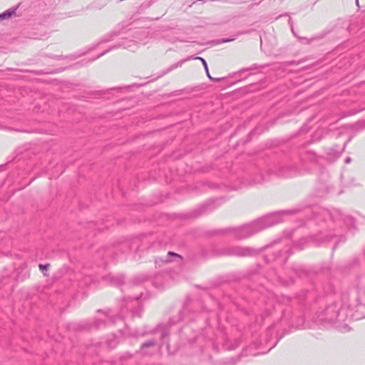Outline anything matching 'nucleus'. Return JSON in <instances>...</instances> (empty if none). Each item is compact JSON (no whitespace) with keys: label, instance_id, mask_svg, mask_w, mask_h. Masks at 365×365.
Here are the masks:
<instances>
[{"label":"nucleus","instance_id":"4be33fe9","mask_svg":"<svg viewBox=\"0 0 365 365\" xmlns=\"http://www.w3.org/2000/svg\"><path fill=\"white\" fill-rule=\"evenodd\" d=\"M247 33H248V31H242V32H239V33L236 35V36H239V35H241V34H247Z\"/></svg>","mask_w":365,"mask_h":365},{"label":"nucleus","instance_id":"4468645a","mask_svg":"<svg viewBox=\"0 0 365 365\" xmlns=\"http://www.w3.org/2000/svg\"><path fill=\"white\" fill-rule=\"evenodd\" d=\"M50 264H39V269L42 271L43 270H46L48 267H49Z\"/></svg>","mask_w":365,"mask_h":365},{"label":"nucleus","instance_id":"423d86ee","mask_svg":"<svg viewBox=\"0 0 365 365\" xmlns=\"http://www.w3.org/2000/svg\"><path fill=\"white\" fill-rule=\"evenodd\" d=\"M16 9H17V7H13V8H11V9L5 11L4 12L0 14V21L4 20V19H9L12 16H14L16 14Z\"/></svg>","mask_w":365,"mask_h":365},{"label":"nucleus","instance_id":"6e6552de","mask_svg":"<svg viewBox=\"0 0 365 365\" xmlns=\"http://www.w3.org/2000/svg\"><path fill=\"white\" fill-rule=\"evenodd\" d=\"M119 35V33L118 31H111L110 33L107 34L105 35L101 40L100 43H107L110 41H112L114 38L118 36Z\"/></svg>","mask_w":365,"mask_h":365},{"label":"nucleus","instance_id":"20e7f679","mask_svg":"<svg viewBox=\"0 0 365 365\" xmlns=\"http://www.w3.org/2000/svg\"><path fill=\"white\" fill-rule=\"evenodd\" d=\"M119 47H123L124 48H128V49L134 51L138 47L137 41H135L133 40H123L120 44L115 45V46L110 47L109 49L103 51L100 55H98L96 58H95V59H96V58H99L100 56L104 55L108 51H110V50L114 49V48H118Z\"/></svg>","mask_w":365,"mask_h":365},{"label":"nucleus","instance_id":"f03ea898","mask_svg":"<svg viewBox=\"0 0 365 365\" xmlns=\"http://www.w3.org/2000/svg\"><path fill=\"white\" fill-rule=\"evenodd\" d=\"M324 320L329 322H334L339 315V308L336 304H333L328 306L324 310Z\"/></svg>","mask_w":365,"mask_h":365},{"label":"nucleus","instance_id":"412c9836","mask_svg":"<svg viewBox=\"0 0 365 365\" xmlns=\"http://www.w3.org/2000/svg\"><path fill=\"white\" fill-rule=\"evenodd\" d=\"M169 41L173 42V43H175V42L178 41L179 40L177 38H173L172 39H170Z\"/></svg>","mask_w":365,"mask_h":365},{"label":"nucleus","instance_id":"9b49d317","mask_svg":"<svg viewBox=\"0 0 365 365\" xmlns=\"http://www.w3.org/2000/svg\"><path fill=\"white\" fill-rule=\"evenodd\" d=\"M139 34H140V37L138 38V43H142V44L146 43V41H145V38H146L148 37V32L144 30V31H140Z\"/></svg>","mask_w":365,"mask_h":365},{"label":"nucleus","instance_id":"a878e982","mask_svg":"<svg viewBox=\"0 0 365 365\" xmlns=\"http://www.w3.org/2000/svg\"><path fill=\"white\" fill-rule=\"evenodd\" d=\"M254 68H247V71H250V69H253Z\"/></svg>","mask_w":365,"mask_h":365},{"label":"nucleus","instance_id":"393cba45","mask_svg":"<svg viewBox=\"0 0 365 365\" xmlns=\"http://www.w3.org/2000/svg\"><path fill=\"white\" fill-rule=\"evenodd\" d=\"M356 4H358L359 0H356Z\"/></svg>","mask_w":365,"mask_h":365},{"label":"nucleus","instance_id":"f8f14e48","mask_svg":"<svg viewBox=\"0 0 365 365\" xmlns=\"http://www.w3.org/2000/svg\"><path fill=\"white\" fill-rule=\"evenodd\" d=\"M113 283L116 285H121L124 283V277L121 276V277L113 278Z\"/></svg>","mask_w":365,"mask_h":365},{"label":"nucleus","instance_id":"f3484780","mask_svg":"<svg viewBox=\"0 0 365 365\" xmlns=\"http://www.w3.org/2000/svg\"><path fill=\"white\" fill-rule=\"evenodd\" d=\"M181 65H182V62H179V63H177V64H175V65H173V66L170 67V68L169 69V71H171V70H173V69H174V68H176L178 66H181Z\"/></svg>","mask_w":365,"mask_h":365},{"label":"nucleus","instance_id":"7ed1b4c3","mask_svg":"<svg viewBox=\"0 0 365 365\" xmlns=\"http://www.w3.org/2000/svg\"><path fill=\"white\" fill-rule=\"evenodd\" d=\"M347 143L348 141L346 142L341 148L336 145L330 148L327 154V160L332 163L335 161L337 158H339L344 151L345 146Z\"/></svg>","mask_w":365,"mask_h":365},{"label":"nucleus","instance_id":"5701e85b","mask_svg":"<svg viewBox=\"0 0 365 365\" xmlns=\"http://www.w3.org/2000/svg\"><path fill=\"white\" fill-rule=\"evenodd\" d=\"M232 229H230H230H227V230H222V231H220V232H230V231H232Z\"/></svg>","mask_w":365,"mask_h":365},{"label":"nucleus","instance_id":"2eb2a0df","mask_svg":"<svg viewBox=\"0 0 365 365\" xmlns=\"http://www.w3.org/2000/svg\"><path fill=\"white\" fill-rule=\"evenodd\" d=\"M104 322L102 320H96L95 322V327L96 329H98L101 324H103Z\"/></svg>","mask_w":365,"mask_h":365},{"label":"nucleus","instance_id":"b1692460","mask_svg":"<svg viewBox=\"0 0 365 365\" xmlns=\"http://www.w3.org/2000/svg\"><path fill=\"white\" fill-rule=\"evenodd\" d=\"M284 212H286V213H288V212H289V213L290 212H289V211H287V210H285V211H284Z\"/></svg>","mask_w":365,"mask_h":365},{"label":"nucleus","instance_id":"9d476101","mask_svg":"<svg viewBox=\"0 0 365 365\" xmlns=\"http://www.w3.org/2000/svg\"><path fill=\"white\" fill-rule=\"evenodd\" d=\"M157 344L156 341L155 339H151L147 341H145L141 344L140 349L142 350L145 349V348L154 346Z\"/></svg>","mask_w":365,"mask_h":365},{"label":"nucleus","instance_id":"0eeeda50","mask_svg":"<svg viewBox=\"0 0 365 365\" xmlns=\"http://www.w3.org/2000/svg\"><path fill=\"white\" fill-rule=\"evenodd\" d=\"M196 59H199L202 61V63L205 68V70L206 71V74L207 76V77L209 78L210 80L214 81V82H219L221 78H212L210 75V73H209V71H208V67H207V62L206 61L202 58V57H196L195 58Z\"/></svg>","mask_w":365,"mask_h":365},{"label":"nucleus","instance_id":"aec40b11","mask_svg":"<svg viewBox=\"0 0 365 365\" xmlns=\"http://www.w3.org/2000/svg\"><path fill=\"white\" fill-rule=\"evenodd\" d=\"M351 158L350 157H347V158L345 159L344 162H345V163H346V164H347V163H349L351 162Z\"/></svg>","mask_w":365,"mask_h":365},{"label":"nucleus","instance_id":"6ab92c4d","mask_svg":"<svg viewBox=\"0 0 365 365\" xmlns=\"http://www.w3.org/2000/svg\"><path fill=\"white\" fill-rule=\"evenodd\" d=\"M168 255L169 256H175V257H180L179 255L175 253V252H168Z\"/></svg>","mask_w":365,"mask_h":365},{"label":"nucleus","instance_id":"bb28decb","mask_svg":"<svg viewBox=\"0 0 365 365\" xmlns=\"http://www.w3.org/2000/svg\"><path fill=\"white\" fill-rule=\"evenodd\" d=\"M3 167H4V165H1V166H0V168H3Z\"/></svg>","mask_w":365,"mask_h":365},{"label":"nucleus","instance_id":"ddd939ff","mask_svg":"<svg viewBox=\"0 0 365 365\" xmlns=\"http://www.w3.org/2000/svg\"><path fill=\"white\" fill-rule=\"evenodd\" d=\"M308 129H309V128H307V125H304V126H303V128H302V129L300 130L299 134H300V135H304V134H306V133H307V130H308Z\"/></svg>","mask_w":365,"mask_h":365},{"label":"nucleus","instance_id":"dca6fc26","mask_svg":"<svg viewBox=\"0 0 365 365\" xmlns=\"http://www.w3.org/2000/svg\"><path fill=\"white\" fill-rule=\"evenodd\" d=\"M235 39V38H223L221 40V42L222 43H227V42H231L232 41H234Z\"/></svg>","mask_w":365,"mask_h":365},{"label":"nucleus","instance_id":"f257e3e1","mask_svg":"<svg viewBox=\"0 0 365 365\" xmlns=\"http://www.w3.org/2000/svg\"><path fill=\"white\" fill-rule=\"evenodd\" d=\"M255 253V250L250 247H232L225 250L223 254L227 255H235L238 257L250 256Z\"/></svg>","mask_w":365,"mask_h":365},{"label":"nucleus","instance_id":"1a4fd4ad","mask_svg":"<svg viewBox=\"0 0 365 365\" xmlns=\"http://www.w3.org/2000/svg\"><path fill=\"white\" fill-rule=\"evenodd\" d=\"M350 128L353 130H359L365 128V120L358 121L354 125H351Z\"/></svg>","mask_w":365,"mask_h":365},{"label":"nucleus","instance_id":"39448f33","mask_svg":"<svg viewBox=\"0 0 365 365\" xmlns=\"http://www.w3.org/2000/svg\"><path fill=\"white\" fill-rule=\"evenodd\" d=\"M270 225H271V224H268L266 225H260V222H257L255 223L253 225H252V227H250V226L247 227L246 229L248 231H250V233L246 237L250 236V235L255 234V232L261 230L262 229L265 228Z\"/></svg>","mask_w":365,"mask_h":365},{"label":"nucleus","instance_id":"a211bd4d","mask_svg":"<svg viewBox=\"0 0 365 365\" xmlns=\"http://www.w3.org/2000/svg\"><path fill=\"white\" fill-rule=\"evenodd\" d=\"M168 336V333L166 331H163L161 334V339H164Z\"/></svg>","mask_w":365,"mask_h":365}]
</instances>
